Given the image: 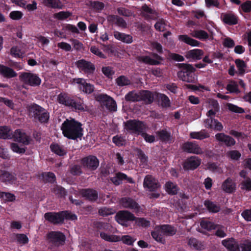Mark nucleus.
Returning <instances> with one entry per match:
<instances>
[{
  "instance_id": "nucleus-1",
  "label": "nucleus",
  "mask_w": 251,
  "mask_h": 251,
  "mask_svg": "<svg viewBox=\"0 0 251 251\" xmlns=\"http://www.w3.org/2000/svg\"><path fill=\"white\" fill-rule=\"evenodd\" d=\"M81 124L74 120H67L62 124L61 129L64 135L72 139L80 137L82 134Z\"/></svg>"
},
{
  "instance_id": "nucleus-2",
  "label": "nucleus",
  "mask_w": 251,
  "mask_h": 251,
  "mask_svg": "<svg viewBox=\"0 0 251 251\" xmlns=\"http://www.w3.org/2000/svg\"><path fill=\"white\" fill-rule=\"evenodd\" d=\"M29 114L34 118L36 121H38L41 123H47L50 118L49 113L42 107L36 104H32L27 107Z\"/></svg>"
},
{
  "instance_id": "nucleus-3",
  "label": "nucleus",
  "mask_w": 251,
  "mask_h": 251,
  "mask_svg": "<svg viewBox=\"0 0 251 251\" xmlns=\"http://www.w3.org/2000/svg\"><path fill=\"white\" fill-rule=\"evenodd\" d=\"M177 66L181 70L177 73L178 77L181 80L188 83L195 81L194 75L195 68L191 64L186 63H179Z\"/></svg>"
},
{
  "instance_id": "nucleus-4",
  "label": "nucleus",
  "mask_w": 251,
  "mask_h": 251,
  "mask_svg": "<svg viewBox=\"0 0 251 251\" xmlns=\"http://www.w3.org/2000/svg\"><path fill=\"white\" fill-rule=\"evenodd\" d=\"M57 100L59 103L66 106L71 107L76 110L84 111L87 109L86 106L84 105L82 100H79V101H76L69 97L65 93H61L58 95Z\"/></svg>"
},
{
  "instance_id": "nucleus-5",
  "label": "nucleus",
  "mask_w": 251,
  "mask_h": 251,
  "mask_svg": "<svg viewBox=\"0 0 251 251\" xmlns=\"http://www.w3.org/2000/svg\"><path fill=\"white\" fill-rule=\"evenodd\" d=\"M125 129L131 133L141 134L146 131V125L139 120H129L124 123Z\"/></svg>"
},
{
  "instance_id": "nucleus-6",
  "label": "nucleus",
  "mask_w": 251,
  "mask_h": 251,
  "mask_svg": "<svg viewBox=\"0 0 251 251\" xmlns=\"http://www.w3.org/2000/svg\"><path fill=\"white\" fill-rule=\"evenodd\" d=\"M116 221L124 226H128V222L132 221L135 219V217L133 214L126 210L118 212L115 216Z\"/></svg>"
},
{
  "instance_id": "nucleus-7",
  "label": "nucleus",
  "mask_w": 251,
  "mask_h": 251,
  "mask_svg": "<svg viewBox=\"0 0 251 251\" xmlns=\"http://www.w3.org/2000/svg\"><path fill=\"white\" fill-rule=\"evenodd\" d=\"M20 78L23 83L31 86H38L41 82V79L36 75L29 73H22Z\"/></svg>"
},
{
  "instance_id": "nucleus-8",
  "label": "nucleus",
  "mask_w": 251,
  "mask_h": 251,
  "mask_svg": "<svg viewBox=\"0 0 251 251\" xmlns=\"http://www.w3.org/2000/svg\"><path fill=\"white\" fill-rule=\"evenodd\" d=\"M97 100L101 104L106 106V108L111 111L117 110V104L116 101L110 97L105 94H100L97 97Z\"/></svg>"
},
{
  "instance_id": "nucleus-9",
  "label": "nucleus",
  "mask_w": 251,
  "mask_h": 251,
  "mask_svg": "<svg viewBox=\"0 0 251 251\" xmlns=\"http://www.w3.org/2000/svg\"><path fill=\"white\" fill-rule=\"evenodd\" d=\"M65 238V236L58 231H51L47 235L48 242L57 246L62 244Z\"/></svg>"
},
{
  "instance_id": "nucleus-10",
  "label": "nucleus",
  "mask_w": 251,
  "mask_h": 251,
  "mask_svg": "<svg viewBox=\"0 0 251 251\" xmlns=\"http://www.w3.org/2000/svg\"><path fill=\"white\" fill-rule=\"evenodd\" d=\"M144 186L150 191H155L160 188V185L154 177L148 175L144 178Z\"/></svg>"
},
{
  "instance_id": "nucleus-11",
  "label": "nucleus",
  "mask_w": 251,
  "mask_h": 251,
  "mask_svg": "<svg viewBox=\"0 0 251 251\" xmlns=\"http://www.w3.org/2000/svg\"><path fill=\"white\" fill-rule=\"evenodd\" d=\"M201 163V159L198 156H192L187 158L183 164V168L187 170H193L197 168Z\"/></svg>"
},
{
  "instance_id": "nucleus-12",
  "label": "nucleus",
  "mask_w": 251,
  "mask_h": 251,
  "mask_svg": "<svg viewBox=\"0 0 251 251\" xmlns=\"http://www.w3.org/2000/svg\"><path fill=\"white\" fill-rule=\"evenodd\" d=\"M76 65L80 71L87 74L93 73L95 69V66L92 63L83 59L77 61Z\"/></svg>"
},
{
  "instance_id": "nucleus-13",
  "label": "nucleus",
  "mask_w": 251,
  "mask_h": 251,
  "mask_svg": "<svg viewBox=\"0 0 251 251\" xmlns=\"http://www.w3.org/2000/svg\"><path fill=\"white\" fill-rule=\"evenodd\" d=\"M137 60L140 62L151 65H156L160 64V61L162 60V58L157 54L153 53L152 58L149 56L143 55L138 56Z\"/></svg>"
},
{
  "instance_id": "nucleus-14",
  "label": "nucleus",
  "mask_w": 251,
  "mask_h": 251,
  "mask_svg": "<svg viewBox=\"0 0 251 251\" xmlns=\"http://www.w3.org/2000/svg\"><path fill=\"white\" fill-rule=\"evenodd\" d=\"M203 123L205 127L215 131H221L223 129L222 123L212 117L207 118L204 121Z\"/></svg>"
},
{
  "instance_id": "nucleus-15",
  "label": "nucleus",
  "mask_w": 251,
  "mask_h": 251,
  "mask_svg": "<svg viewBox=\"0 0 251 251\" xmlns=\"http://www.w3.org/2000/svg\"><path fill=\"white\" fill-rule=\"evenodd\" d=\"M183 149L189 153L201 154L203 153L201 148L194 142H187L183 144Z\"/></svg>"
},
{
  "instance_id": "nucleus-16",
  "label": "nucleus",
  "mask_w": 251,
  "mask_h": 251,
  "mask_svg": "<svg viewBox=\"0 0 251 251\" xmlns=\"http://www.w3.org/2000/svg\"><path fill=\"white\" fill-rule=\"evenodd\" d=\"M16 177L14 174L4 170H0V181L5 184H15Z\"/></svg>"
},
{
  "instance_id": "nucleus-17",
  "label": "nucleus",
  "mask_w": 251,
  "mask_h": 251,
  "mask_svg": "<svg viewBox=\"0 0 251 251\" xmlns=\"http://www.w3.org/2000/svg\"><path fill=\"white\" fill-rule=\"evenodd\" d=\"M45 219L50 223L57 224L62 223L63 215L60 213L48 212L44 215Z\"/></svg>"
},
{
  "instance_id": "nucleus-18",
  "label": "nucleus",
  "mask_w": 251,
  "mask_h": 251,
  "mask_svg": "<svg viewBox=\"0 0 251 251\" xmlns=\"http://www.w3.org/2000/svg\"><path fill=\"white\" fill-rule=\"evenodd\" d=\"M83 165L92 170L96 169L99 165V161L97 158L93 155H90L84 158L82 160Z\"/></svg>"
},
{
  "instance_id": "nucleus-19",
  "label": "nucleus",
  "mask_w": 251,
  "mask_h": 251,
  "mask_svg": "<svg viewBox=\"0 0 251 251\" xmlns=\"http://www.w3.org/2000/svg\"><path fill=\"white\" fill-rule=\"evenodd\" d=\"M141 14L146 19H156L158 17L157 13L150 8L147 4H144L141 8Z\"/></svg>"
},
{
  "instance_id": "nucleus-20",
  "label": "nucleus",
  "mask_w": 251,
  "mask_h": 251,
  "mask_svg": "<svg viewBox=\"0 0 251 251\" xmlns=\"http://www.w3.org/2000/svg\"><path fill=\"white\" fill-rule=\"evenodd\" d=\"M216 139L219 142L224 143L227 146H232L235 144V140L224 133H218L215 135Z\"/></svg>"
},
{
  "instance_id": "nucleus-21",
  "label": "nucleus",
  "mask_w": 251,
  "mask_h": 251,
  "mask_svg": "<svg viewBox=\"0 0 251 251\" xmlns=\"http://www.w3.org/2000/svg\"><path fill=\"white\" fill-rule=\"evenodd\" d=\"M76 82L79 84V88L83 92L86 94H90L94 91V87L90 83H86L83 78H77L75 80Z\"/></svg>"
},
{
  "instance_id": "nucleus-22",
  "label": "nucleus",
  "mask_w": 251,
  "mask_h": 251,
  "mask_svg": "<svg viewBox=\"0 0 251 251\" xmlns=\"http://www.w3.org/2000/svg\"><path fill=\"white\" fill-rule=\"evenodd\" d=\"M222 244L229 251H240L238 243L233 238L223 240Z\"/></svg>"
},
{
  "instance_id": "nucleus-23",
  "label": "nucleus",
  "mask_w": 251,
  "mask_h": 251,
  "mask_svg": "<svg viewBox=\"0 0 251 251\" xmlns=\"http://www.w3.org/2000/svg\"><path fill=\"white\" fill-rule=\"evenodd\" d=\"M111 181L116 185L120 184L123 180L132 183L133 180L131 177H128L126 175L122 173H118L116 176L111 178Z\"/></svg>"
},
{
  "instance_id": "nucleus-24",
  "label": "nucleus",
  "mask_w": 251,
  "mask_h": 251,
  "mask_svg": "<svg viewBox=\"0 0 251 251\" xmlns=\"http://www.w3.org/2000/svg\"><path fill=\"white\" fill-rule=\"evenodd\" d=\"M12 137L15 139V140L20 143H22L25 145L29 144V137L27 136L25 132L20 129L16 130Z\"/></svg>"
},
{
  "instance_id": "nucleus-25",
  "label": "nucleus",
  "mask_w": 251,
  "mask_h": 251,
  "mask_svg": "<svg viewBox=\"0 0 251 251\" xmlns=\"http://www.w3.org/2000/svg\"><path fill=\"white\" fill-rule=\"evenodd\" d=\"M222 189L227 193H231L236 189V184L231 178H227L222 183Z\"/></svg>"
},
{
  "instance_id": "nucleus-26",
  "label": "nucleus",
  "mask_w": 251,
  "mask_h": 251,
  "mask_svg": "<svg viewBox=\"0 0 251 251\" xmlns=\"http://www.w3.org/2000/svg\"><path fill=\"white\" fill-rule=\"evenodd\" d=\"M152 238L157 242L164 244L165 243V239L164 232H162V229L160 226H156L154 229L151 232Z\"/></svg>"
},
{
  "instance_id": "nucleus-27",
  "label": "nucleus",
  "mask_w": 251,
  "mask_h": 251,
  "mask_svg": "<svg viewBox=\"0 0 251 251\" xmlns=\"http://www.w3.org/2000/svg\"><path fill=\"white\" fill-rule=\"evenodd\" d=\"M120 202L122 206L126 208L135 209L138 208L137 203L131 198H123L121 199Z\"/></svg>"
},
{
  "instance_id": "nucleus-28",
  "label": "nucleus",
  "mask_w": 251,
  "mask_h": 251,
  "mask_svg": "<svg viewBox=\"0 0 251 251\" xmlns=\"http://www.w3.org/2000/svg\"><path fill=\"white\" fill-rule=\"evenodd\" d=\"M115 39L126 44H130L133 42L132 37L129 34H126L117 31L113 32Z\"/></svg>"
},
{
  "instance_id": "nucleus-29",
  "label": "nucleus",
  "mask_w": 251,
  "mask_h": 251,
  "mask_svg": "<svg viewBox=\"0 0 251 251\" xmlns=\"http://www.w3.org/2000/svg\"><path fill=\"white\" fill-rule=\"evenodd\" d=\"M0 74L6 78H12L16 77L17 74L11 68L0 65Z\"/></svg>"
},
{
  "instance_id": "nucleus-30",
  "label": "nucleus",
  "mask_w": 251,
  "mask_h": 251,
  "mask_svg": "<svg viewBox=\"0 0 251 251\" xmlns=\"http://www.w3.org/2000/svg\"><path fill=\"white\" fill-rule=\"evenodd\" d=\"M140 101L143 100L146 103L150 104L154 100V94L149 91H142L139 92Z\"/></svg>"
},
{
  "instance_id": "nucleus-31",
  "label": "nucleus",
  "mask_w": 251,
  "mask_h": 251,
  "mask_svg": "<svg viewBox=\"0 0 251 251\" xmlns=\"http://www.w3.org/2000/svg\"><path fill=\"white\" fill-rule=\"evenodd\" d=\"M224 23L229 25H236L238 22V19L236 15L233 13H225L221 15Z\"/></svg>"
},
{
  "instance_id": "nucleus-32",
  "label": "nucleus",
  "mask_w": 251,
  "mask_h": 251,
  "mask_svg": "<svg viewBox=\"0 0 251 251\" xmlns=\"http://www.w3.org/2000/svg\"><path fill=\"white\" fill-rule=\"evenodd\" d=\"M188 245L190 248L197 250H202L205 248L204 244L195 238H190L188 239Z\"/></svg>"
},
{
  "instance_id": "nucleus-33",
  "label": "nucleus",
  "mask_w": 251,
  "mask_h": 251,
  "mask_svg": "<svg viewBox=\"0 0 251 251\" xmlns=\"http://www.w3.org/2000/svg\"><path fill=\"white\" fill-rule=\"evenodd\" d=\"M203 54V52L200 49L192 50L186 52V57L193 59L200 60Z\"/></svg>"
},
{
  "instance_id": "nucleus-34",
  "label": "nucleus",
  "mask_w": 251,
  "mask_h": 251,
  "mask_svg": "<svg viewBox=\"0 0 251 251\" xmlns=\"http://www.w3.org/2000/svg\"><path fill=\"white\" fill-rule=\"evenodd\" d=\"M82 195L84 197L91 201H96L98 197V194L96 191L91 189L83 190Z\"/></svg>"
},
{
  "instance_id": "nucleus-35",
  "label": "nucleus",
  "mask_w": 251,
  "mask_h": 251,
  "mask_svg": "<svg viewBox=\"0 0 251 251\" xmlns=\"http://www.w3.org/2000/svg\"><path fill=\"white\" fill-rule=\"evenodd\" d=\"M159 139L163 142H170L172 140L171 133L166 129H162L156 132Z\"/></svg>"
},
{
  "instance_id": "nucleus-36",
  "label": "nucleus",
  "mask_w": 251,
  "mask_h": 251,
  "mask_svg": "<svg viewBox=\"0 0 251 251\" xmlns=\"http://www.w3.org/2000/svg\"><path fill=\"white\" fill-rule=\"evenodd\" d=\"M191 138L202 140L209 137V134L205 130H201L199 132H192L190 134Z\"/></svg>"
},
{
  "instance_id": "nucleus-37",
  "label": "nucleus",
  "mask_w": 251,
  "mask_h": 251,
  "mask_svg": "<svg viewBox=\"0 0 251 251\" xmlns=\"http://www.w3.org/2000/svg\"><path fill=\"white\" fill-rule=\"evenodd\" d=\"M50 148L52 152L59 156H63L66 154L67 152L66 150L63 147L56 143L52 144Z\"/></svg>"
},
{
  "instance_id": "nucleus-38",
  "label": "nucleus",
  "mask_w": 251,
  "mask_h": 251,
  "mask_svg": "<svg viewBox=\"0 0 251 251\" xmlns=\"http://www.w3.org/2000/svg\"><path fill=\"white\" fill-rule=\"evenodd\" d=\"M43 4L52 8L62 9L63 4L59 0H43Z\"/></svg>"
},
{
  "instance_id": "nucleus-39",
  "label": "nucleus",
  "mask_w": 251,
  "mask_h": 251,
  "mask_svg": "<svg viewBox=\"0 0 251 251\" xmlns=\"http://www.w3.org/2000/svg\"><path fill=\"white\" fill-rule=\"evenodd\" d=\"M179 40L192 46H199L200 43L192 38H191L186 35H180L178 36Z\"/></svg>"
},
{
  "instance_id": "nucleus-40",
  "label": "nucleus",
  "mask_w": 251,
  "mask_h": 251,
  "mask_svg": "<svg viewBox=\"0 0 251 251\" xmlns=\"http://www.w3.org/2000/svg\"><path fill=\"white\" fill-rule=\"evenodd\" d=\"M0 138L4 139H11L12 138L11 131L8 126H0Z\"/></svg>"
},
{
  "instance_id": "nucleus-41",
  "label": "nucleus",
  "mask_w": 251,
  "mask_h": 251,
  "mask_svg": "<svg viewBox=\"0 0 251 251\" xmlns=\"http://www.w3.org/2000/svg\"><path fill=\"white\" fill-rule=\"evenodd\" d=\"M191 35L201 40H206L209 37L208 34L202 30H194L191 32Z\"/></svg>"
},
{
  "instance_id": "nucleus-42",
  "label": "nucleus",
  "mask_w": 251,
  "mask_h": 251,
  "mask_svg": "<svg viewBox=\"0 0 251 251\" xmlns=\"http://www.w3.org/2000/svg\"><path fill=\"white\" fill-rule=\"evenodd\" d=\"M226 89L230 93L238 94L240 93L237 83L234 80L229 81L228 83L226 85Z\"/></svg>"
},
{
  "instance_id": "nucleus-43",
  "label": "nucleus",
  "mask_w": 251,
  "mask_h": 251,
  "mask_svg": "<svg viewBox=\"0 0 251 251\" xmlns=\"http://www.w3.org/2000/svg\"><path fill=\"white\" fill-rule=\"evenodd\" d=\"M204 204L208 210L211 212L216 213L220 209V207L218 204L210 201H205Z\"/></svg>"
},
{
  "instance_id": "nucleus-44",
  "label": "nucleus",
  "mask_w": 251,
  "mask_h": 251,
  "mask_svg": "<svg viewBox=\"0 0 251 251\" xmlns=\"http://www.w3.org/2000/svg\"><path fill=\"white\" fill-rule=\"evenodd\" d=\"M100 237L108 242H116L120 241L121 237L115 235H110L104 232L100 233Z\"/></svg>"
},
{
  "instance_id": "nucleus-45",
  "label": "nucleus",
  "mask_w": 251,
  "mask_h": 251,
  "mask_svg": "<svg viewBox=\"0 0 251 251\" xmlns=\"http://www.w3.org/2000/svg\"><path fill=\"white\" fill-rule=\"evenodd\" d=\"M125 99L127 101L134 102L140 101L139 92L130 91L126 95Z\"/></svg>"
},
{
  "instance_id": "nucleus-46",
  "label": "nucleus",
  "mask_w": 251,
  "mask_h": 251,
  "mask_svg": "<svg viewBox=\"0 0 251 251\" xmlns=\"http://www.w3.org/2000/svg\"><path fill=\"white\" fill-rule=\"evenodd\" d=\"M160 226L162 229V232H164V234L166 236H173L176 233V229L170 225H164Z\"/></svg>"
},
{
  "instance_id": "nucleus-47",
  "label": "nucleus",
  "mask_w": 251,
  "mask_h": 251,
  "mask_svg": "<svg viewBox=\"0 0 251 251\" xmlns=\"http://www.w3.org/2000/svg\"><path fill=\"white\" fill-rule=\"evenodd\" d=\"M166 191L171 195H175L177 193L178 187L177 185L171 182H168L165 184Z\"/></svg>"
},
{
  "instance_id": "nucleus-48",
  "label": "nucleus",
  "mask_w": 251,
  "mask_h": 251,
  "mask_svg": "<svg viewBox=\"0 0 251 251\" xmlns=\"http://www.w3.org/2000/svg\"><path fill=\"white\" fill-rule=\"evenodd\" d=\"M157 97L162 107H167L170 106V100L167 96L164 94H158Z\"/></svg>"
},
{
  "instance_id": "nucleus-49",
  "label": "nucleus",
  "mask_w": 251,
  "mask_h": 251,
  "mask_svg": "<svg viewBox=\"0 0 251 251\" xmlns=\"http://www.w3.org/2000/svg\"><path fill=\"white\" fill-rule=\"evenodd\" d=\"M116 82L120 87L129 85L131 83L130 80L124 75H121L117 78Z\"/></svg>"
},
{
  "instance_id": "nucleus-50",
  "label": "nucleus",
  "mask_w": 251,
  "mask_h": 251,
  "mask_svg": "<svg viewBox=\"0 0 251 251\" xmlns=\"http://www.w3.org/2000/svg\"><path fill=\"white\" fill-rule=\"evenodd\" d=\"M235 63L238 69V73L240 75L244 74L247 67L245 62L242 60L238 59L235 60Z\"/></svg>"
},
{
  "instance_id": "nucleus-51",
  "label": "nucleus",
  "mask_w": 251,
  "mask_h": 251,
  "mask_svg": "<svg viewBox=\"0 0 251 251\" xmlns=\"http://www.w3.org/2000/svg\"><path fill=\"white\" fill-rule=\"evenodd\" d=\"M0 198L6 201H14L16 199L15 196L13 194L4 192H0Z\"/></svg>"
},
{
  "instance_id": "nucleus-52",
  "label": "nucleus",
  "mask_w": 251,
  "mask_h": 251,
  "mask_svg": "<svg viewBox=\"0 0 251 251\" xmlns=\"http://www.w3.org/2000/svg\"><path fill=\"white\" fill-rule=\"evenodd\" d=\"M135 224L138 226L144 227H147L150 226V222L143 218H136L134 220Z\"/></svg>"
},
{
  "instance_id": "nucleus-53",
  "label": "nucleus",
  "mask_w": 251,
  "mask_h": 251,
  "mask_svg": "<svg viewBox=\"0 0 251 251\" xmlns=\"http://www.w3.org/2000/svg\"><path fill=\"white\" fill-rule=\"evenodd\" d=\"M113 142L117 146H122L126 143V139L121 135H116L113 137Z\"/></svg>"
},
{
  "instance_id": "nucleus-54",
  "label": "nucleus",
  "mask_w": 251,
  "mask_h": 251,
  "mask_svg": "<svg viewBox=\"0 0 251 251\" xmlns=\"http://www.w3.org/2000/svg\"><path fill=\"white\" fill-rule=\"evenodd\" d=\"M99 213L100 215L105 216L114 214L115 210L113 208L102 207L99 210Z\"/></svg>"
},
{
  "instance_id": "nucleus-55",
  "label": "nucleus",
  "mask_w": 251,
  "mask_h": 251,
  "mask_svg": "<svg viewBox=\"0 0 251 251\" xmlns=\"http://www.w3.org/2000/svg\"><path fill=\"white\" fill-rule=\"evenodd\" d=\"M71 15L72 13L69 11H60L54 14V17L60 20H64Z\"/></svg>"
},
{
  "instance_id": "nucleus-56",
  "label": "nucleus",
  "mask_w": 251,
  "mask_h": 251,
  "mask_svg": "<svg viewBox=\"0 0 251 251\" xmlns=\"http://www.w3.org/2000/svg\"><path fill=\"white\" fill-rule=\"evenodd\" d=\"M12 151L18 153H24L25 151V148L19 146L17 143H13L10 145Z\"/></svg>"
},
{
  "instance_id": "nucleus-57",
  "label": "nucleus",
  "mask_w": 251,
  "mask_h": 251,
  "mask_svg": "<svg viewBox=\"0 0 251 251\" xmlns=\"http://www.w3.org/2000/svg\"><path fill=\"white\" fill-rule=\"evenodd\" d=\"M167 24L163 19L159 20L154 25L155 28L159 31H164L166 29Z\"/></svg>"
},
{
  "instance_id": "nucleus-58",
  "label": "nucleus",
  "mask_w": 251,
  "mask_h": 251,
  "mask_svg": "<svg viewBox=\"0 0 251 251\" xmlns=\"http://www.w3.org/2000/svg\"><path fill=\"white\" fill-rule=\"evenodd\" d=\"M227 156L229 157L231 159L235 161L238 160L240 158L241 154L237 151L233 150L228 151L227 153Z\"/></svg>"
},
{
  "instance_id": "nucleus-59",
  "label": "nucleus",
  "mask_w": 251,
  "mask_h": 251,
  "mask_svg": "<svg viewBox=\"0 0 251 251\" xmlns=\"http://www.w3.org/2000/svg\"><path fill=\"white\" fill-rule=\"evenodd\" d=\"M201 227L207 230H210L216 228V226L212 223L207 221H202L201 222Z\"/></svg>"
},
{
  "instance_id": "nucleus-60",
  "label": "nucleus",
  "mask_w": 251,
  "mask_h": 251,
  "mask_svg": "<svg viewBox=\"0 0 251 251\" xmlns=\"http://www.w3.org/2000/svg\"><path fill=\"white\" fill-rule=\"evenodd\" d=\"M207 108L209 109H215L216 111H219L220 107L218 101L214 99H209L207 100Z\"/></svg>"
},
{
  "instance_id": "nucleus-61",
  "label": "nucleus",
  "mask_w": 251,
  "mask_h": 251,
  "mask_svg": "<svg viewBox=\"0 0 251 251\" xmlns=\"http://www.w3.org/2000/svg\"><path fill=\"white\" fill-rule=\"evenodd\" d=\"M241 189L247 191L251 190V179L250 178H246L244 179L241 183Z\"/></svg>"
},
{
  "instance_id": "nucleus-62",
  "label": "nucleus",
  "mask_w": 251,
  "mask_h": 251,
  "mask_svg": "<svg viewBox=\"0 0 251 251\" xmlns=\"http://www.w3.org/2000/svg\"><path fill=\"white\" fill-rule=\"evenodd\" d=\"M115 24L118 26L126 28L127 27V24L125 20L122 18L116 16L114 18Z\"/></svg>"
},
{
  "instance_id": "nucleus-63",
  "label": "nucleus",
  "mask_w": 251,
  "mask_h": 251,
  "mask_svg": "<svg viewBox=\"0 0 251 251\" xmlns=\"http://www.w3.org/2000/svg\"><path fill=\"white\" fill-rule=\"evenodd\" d=\"M216 228L217 229L215 233L216 236L220 238H223L226 236V234L225 232V228L223 226L217 225L216 226L215 229Z\"/></svg>"
},
{
  "instance_id": "nucleus-64",
  "label": "nucleus",
  "mask_w": 251,
  "mask_h": 251,
  "mask_svg": "<svg viewBox=\"0 0 251 251\" xmlns=\"http://www.w3.org/2000/svg\"><path fill=\"white\" fill-rule=\"evenodd\" d=\"M240 251H251V242L246 241L239 246Z\"/></svg>"
}]
</instances>
